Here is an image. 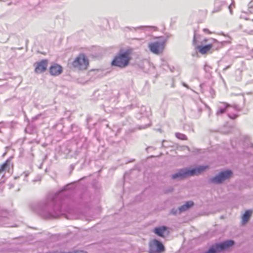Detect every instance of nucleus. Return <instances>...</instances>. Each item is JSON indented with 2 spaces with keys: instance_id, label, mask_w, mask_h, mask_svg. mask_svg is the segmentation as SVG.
Masks as SVG:
<instances>
[{
  "instance_id": "obj_1",
  "label": "nucleus",
  "mask_w": 253,
  "mask_h": 253,
  "mask_svg": "<svg viewBox=\"0 0 253 253\" xmlns=\"http://www.w3.org/2000/svg\"><path fill=\"white\" fill-rule=\"evenodd\" d=\"M205 169H206V166H198L192 169L183 168L179 169L176 172L172 174L171 177L173 179H181L188 177L199 175L204 171Z\"/></svg>"
},
{
  "instance_id": "obj_2",
  "label": "nucleus",
  "mask_w": 253,
  "mask_h": 253,
  "mask_svg": "<svg viewBox=\"0 0 253 253\" xmlns=\"http://www.w3.org/2000/svg\"><path fill=\"white\" fill-rule=\"evenodd\" d=\"M130 59L131 58L127 52L121 53L115 57L112 62V65L123 68L128 65Z\"/></svg>"
},
{
  "instance_id": "obj_3",
  "label": "nucleus",
  "mask_w": 253,
  "mask_h": 253,
  "mask_svg": "<svg viewBox=\"0 0 253 253\" xmlns=\"http://www.w3.org/2000/svg\"><path fill=\"white\" fill-rule=\"evenodd\" d=\"M88 64V60L84 54H79L72 62L73 67L79 70H86Z\"/></svg>"
},
{
  "instance_id": "obj_4",
  "label": "nucleus",
  "mask_w": 253,
  "mask_h": 253,
  "mask_svg": "<svg viewBox=\"0 0 253 253\" xmlns=\"http://www.w3.org/2000/svg\"><path fill=\"white\" fill-rule=\"evenodd\" d=\"M234 244L233 240H228L224 242L212 246L207 252V253H218L228 250Z\"/></svg>"
},
{
  "instance_id": "obj_5",
  "label": "nucleus",
  "mask_w": 253,
  "mask_h": 253,
  "mask_svg": "<svg viewBox=\"0 0 253 253\" xmlns=\"http://www.w3.org/2000/svg\"><path fill=\"white\" fill-rule=\"evenodd\" d=\"M165 248L163 244L156 239H154L149 242V253H162L165 252Z\"/></svg>"
},
{
  "instance_id": "obj_6",
  "label": "nucleus",
  "mask_w": 253,
  "mask_h": 253,
  "mask_svg": "<svg viewBox=\"0 0 253 253\" xmlns=\"http://www.w3.org/2000/svg\"><path fill=\"white\" fill-rule=\"evenodd\" d=\"M165 46V42H155L150 43L149 48L151 52L155 54H160L163 53Z\"/></svg>"
},
{
  "instance_id": "obj_7",
  "label": "nucleus",
  "mask_w": 253,
  "mask_h": 253,
  "mask_svg": "<svg viewBox=\"0 0 253 253\" xmlns=\"http://www.w3.org/2000/svg\"><path fill=\"white\" fill-rule=\"evenodd\" d=\"M232 175V172L230 170H226L221 172L218 175L212 179V181L215 183H222L224 180L229 178Z\"/></svg>"
},
{
  "instance_id": "obj_8",
  "label": "nucleus",
  "mask_w": 253,
  "mask_h": 253,
  "mask_svg": "<svg viewBox=\"0 0 253 253\" xmlns=\"http://www.w3.org/2000/svg\"><path fill=\"white\" fill-rule=\"evenodd\" d=\"M57 196H58L56 195L54 196H50L45 203L43 204H40L39 205V208L42 210L52 208L54 211L56 210L54 205Z\"/></svg>"
},
{
  "instance_id": "obj_9",
  "label": "nucleus",
  "mask_w": 253,
  "mask_h": 253,
  "mask_svg": "<svg viewBox=\"0 0 253 253\" xmlns=\"http://www.w3.org/2000/svg\"><path fill=\"white\" fill-rule=\"evenodd\" d=\"M48 65V61L43 59L40 62L35 63L34 66L35 67V72L37 74H40L46 71Z\"/></svg>"
},
{
  "instance_id": "obj_10",
  "label": "nucleus",
  "mask_w": 253,
  "mask_h": 253,
  "mask_svg": "<svg viewBox=\"0 0 253 253\" xmlns=\"http://www.w3.org/2000/svg\"><path fill=\"white\" fill-rule=\"evenodd\" d=\"M200 39V36L199 35H197L196 34H194L193 40V44L195 46V50L196 52H199L200 53L202 54H206V45H196L197 42H200L199 40Z\"/></svg>"
},
{
  "instance_id": "obj_11",
  "label": "nucleus",
  "mask_w": 253,
  "mask_h": 253,
  "mask_svg": "<svg viewBox=\"0 0 253 253\" xmlns=\"http://www.w3.org/2000/svg\"><path fill=\"white\" fill-rule=\"evenodd\" d=\"M11 166H12V164L9 159L7 160L0 166V176L1 177L2 179H3L5 172L6 171H9Z\"/></svg>"
},
{
  "instance_id": "obj_12",
  "label": "nucleus",
  "mask_w": 253,
  "mask_h": 253,
  "mask_svg": "<svg viewBox=\"0 0 253 253\" xmlns=\"http://www.w3.org/2000/svg\"><path fill=\"white\" fill-rule=\"evenodd\" d=\"M49 72L52 76H58L62 72V68L58 64H54L50 66Z\"/></svg>"
},
{
  "instance_id": "obj_13",
  "label": "nucleus",
  "mask_w": 253,
  "mask_h": 253,
  "mask_svg": "<svg viewBox=\"0 0 253 253\" xmlns=\"http://www.w3.org/2000/svg\"><path fill=\"white\" fill-rule=\"evenodd\" d=\"M221 47V44L217 41H214L211 44H207V53L210 50H217Z\"/></svg>"
},
{
  "instance_id": "obj_14",
  "label": "nucleus",
  "mask_w": 253,
  "mask_h": 253,
  "mask_svg": "<svg viewBox=\"0 0 253 253\" xmlns=\"http://www.w3.org/2000/svg\"><path fill=\"white\" fill-rule=\"evenodd\" d=\"M194 205V202L189 201L185 202L183 205L178 208V213H181L189 209Z\"/></svg>"
},
{
  "instance_id": "obj_15",
  "label": "nucleus",
  "mask_w": 253,
  "mask_h": 253,
  "mask_svg": "<svg viewBox=\"0 0 253 253\" xmlns=\"http://www.w3.org/2000/svg\"><path fill=\"white\" fill-rule=\"evenodd\" d=\"M167 230V227L165 226H162L159 227H156L154 229V233L160 237H164L165 236V233Z\"/></svg>"
},
{
  "instance_id": "obj_16",
  "label": "nucleus",
  "mask_w": 253,
  "mask_h": 253,
  "mask_svg": "<svg viewBox=\"0 0 253 253\" xmlns=\"http://www.w3.org/2000/svg\"><path fill=\"white\" fill-rule=\"evenodd\" d=\"M252 211L250 210L246 211L242 216V224L245 225L249 220Z\"/></svg>"
},
{
  "instance_id": "obj_17",
  "label": "nucleus",
  "mask_w": 253,
  "mask_h": 253,
  "mask_svg": "<svg viewBox=\"0 0 253 253\" xmlns=\"http://www.w3.org/2000/svg\"><path fill=\"white\" fill-rule=\"evenodd\" d=\"M220 106L219 107L217 112V114H222L225 112L226 109L229 106V105L225 103H221Z\"/></svg>"
},
{
  "instance_id": "obj_18",
  "label": "nucleus",
  "mask_w": 253,
  "mask_h": 253,
  "mask_svg": "<svg viewBox=\"0 0 253 253\" xmlns=\"http://www.w3.org/2000/svg\"><path fill=\"white\" fill-rule=\"evenodd\" d=\"M175 136L181 140H187L186 136L182 133L177 132L175 133Z\"/></svg>"
},
{
  "instance_id": "obj_19",
  "label": "nucleus",
  "mask_w": 253,
  "mask_h": 253,
  "mask_svg": "<svg viewBox=\"0 0 253 253\" xmlns=\"http://www.w3.org/2000/svg\"><path fill=\"white\" fill-rule=\"evenodd\" d=\"M172 146L169 142L166 140H163L162 143V147L165 148H168Z\"/></svg>"
},
{
  "instance_id": "obj_20",
  "label": "nucleus",
  "mask_w": 253,
  "mask_h": 253,
  "mask_svg": "<svg viewBox=\"0 0 253 253\" xmlns=\"http://www.w3.org/2000/svg\"><path fill=\"white\" fill-rule=\"evenodd\" d=\"M8 214L7 211L2 210L0 209V217H6Z\"/></svg>"
},
{
  "instance_id": "obj_21",
  "label": "nucleus",
  "mask_w": 253,
  "mask_h": 253,
  "mask_svg": "<svg viewBox=\"0 0 253 253\" xmlns=\"http://www.w3.org/2000/svg\"><path fill=\"white\" fill-rule=\"evenodd\" d=\"M170 214H173V215H176L177 214H179L178 213V209H176L173 208V209H171L170 210Z\"/></svg>"
},
{
  "instance_id": "obj_22",
  "label": "nucleus",
  "mask_w": 253,
  "mask_h": 253,
  "mask_svg": "<svg viewBox=\"0 0 253 253\" xmlns=\"http://www.w3.org/2000/svg\"><path fill=\"white\" fill-rule=\"evenodd\" d=\"M200 151H201V150L196 149L194 151H193L192 152L194 153H200Z\"/></svg>"
},
{
  "instance_id": "obj_23",
  "label": "nucleus",
  "mask_w": 253,
  "mask_h": 253,
  "mask_svg": "<svg viewBox=\"0 0 253 253\" xmlns=\"http://www.w3.org/2000/svg\"><path fill=\"white\" fill-rule=\"evenodd\" d=\"M149 125H146L145 126H141L140 127H139V129H144L145 128H146L147 127H148Z\"/></svg>"
},
{
  "instance_id": "obj_24",
  "label": "nucleus",
  "mask_w": 253,
  "mask_h": 253,
  "mask_svg": "<svg viewBox=\"0 0 253 253\" xmlns=\"http://www.w3.org/2000/svg\"><path fill=\"white\" fill-rule=\"evenodd\" d=\"M150 28L153 29L154 31H156L157 28L156 27H150Z\"/></svg>"
},
{
  "instance_id": "obj_25",
  "label": "nucleus",
  "mask_w": 253,
  "mask_h": 253,
  "mask_svg": "<svg viewBox=\"0 0 253 253\" xmlns=\"http://www.w3.org/2000/svg\"><path fill=\"white\" fill-rule=\"evenodd\" d=\"M24 173H25V177H27L29 175V173L27 172H25Z\"/></svg>"
},
{
  "instance_id": "obj_26",
  "label": "nucleus",
  "mask_w": 253,
  "mask_h": 253,
  "mask_svg": "<svg viewBox=\"0 0 253 253\" xmlns=\"http://www.w3.org/2000/svg\"><path fill=\"white\" fill-rule=\"evenodd\" d=\"M78 253H87L83 251H81L78 252Z\"/></svg>"
},
{
  "instance_id": "obj_27",
  "label": "nucleus",
  "mask_w": 253,
  "mask_h": 253,
  "mask_svg": "<svg viewBox=\"0 0 253 253\" xmlns=\"http://www.w3.org/2000/svg\"><path fill=\"white\" fill-rule=\"evenodd\" d=\"M145 27L144 26H140V27H137L136 28V29H142L143 28H144Z\"/></svg>"
},
{
  "instance_id": "obj_28",
  "label": "nucleus",
  "mask_w": 253,
  "mask_h": 253,
  "mask_svg": "<svg viewBox=\"0 0 253 253\" xmlns=\"http://www.w3.org/2000/svg\"><path fill=\"white\" fill-rule=\"evenodd\" d=\"M12 187H13L12 185H9V189L12 188Z\"/></svg>"
},
{
  "instance_id": "obj_29",
  "label": "nucleus",
  "mask_w": 253,
  "mask_h": 253,
  "mask_svg": "<svg viewBox=\"0 0 253 253\" xmlns=\"http://www.w3.org/2000/svg\"><path fill=\"white\" fill-rule=\"evenodd\" d=\"M183 85L185 86L186 87H188L187 85L186 84H183Z\"/></svg>"
},
{
  "instance_id": "obj_30",
  "label": "nucleus",
  "mask_w": 253,
  "mask_h": 253,
  "mask_svg": "<svg viewBox=\"0 0 253 253\" xmlns=\"http://www.w3.org/2000/svg\"><path fill=\"white\" fill-rule=\"evenodd\" d=\"M4 182V180H1L0 182L3 183Z\"/></svg>"
},
{
  "instance_id": "obj_31",
  "label": "nucleus",
  "mask_w": 253,
  "mask_h": 253,
  "mask_svg": "<svg viewBox=\"0 0 253 253\" xmlns=\"http://www.w3.org/2000/svg\"><path fill=\"white\" fill-rule=\"evenodd\" d=\"M203 42H205V41H206V39H204L203 40Z\"/></svg>"
},
{
  "instance_id": "obj_32",
  "label": "nucleus",
  "mask_w": 253,
  "mask_h": 253,
  "mask_svg": "<svg viewBox=\"0 0 253 253\" xmlns=\"http://www.w3.org/2000/svg\"><path fill=\"white\" fill-rule=\"evenodd\" d=\"M34 211H38L36 209H33Z\"/></svg>"
}]
</instances>
